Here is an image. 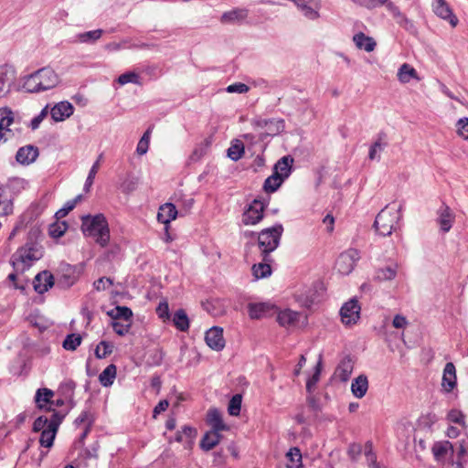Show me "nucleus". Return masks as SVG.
Here are the masks:
<instances>
[{"label":"nucleus","mask_w":468,"mask_h":468,"mask_svg":"<svg viewBox=\"0 0 468 468\" xmlns=\"http://www.w3.org/2000/svg\"><path fill=\"white\" fill-rule=\"evenodd\" d=\"M81 231L85 237H90L101 247H106L110 241V229L105 216L101 213L81 217Z\"/></svg>","instance_id":"nucleus-1"},{"label":"nucleus","mask_w":468,"mask_h":468,"mask_svg":"<svg viewBox=\"0 0 468 468\" xmlns=\"http://www.w3.org/2000/svg\"><path fill=\"white\" fill-rule=\"evenodd\" d=\"M59 83L58 75L49 67L42 68L25 78L23 88L31 93L45 91Z\"/></svg>","instance_id":"nucleus-2"},{"label":"nucleus","mask_w":468,"mask_h":468,"mask_svg":"<svg viewBox=\"0 0 468 468\" xmlns=\"http://www.w3.org/2000/svg\"><path fill=\"white\" fill-rule=\"evenodd\" d=\"M401 205H395L394 203L387 205L377 215L374 227L379 235L384 237L391 235L398 228L402 218Z\"/></svg>","instance_id":"nucleus-3"},{"label":"nucleus","mask_w":468,"mask_h":468,"mask_svg":"<svg viewBox=\"0 0 468 468\" xmlns=\"http://www.w3.org/2000/svg\"><path fill=\"white\" fill-rule=\"evenodd\" d=\"M283 233V226L277 223L271 228L263 229L258 234V246L261 250L262 260L270 261L271 253L280 245Z\"/></svg>","instance_id":"nucleus-4"},{"label":"nucleus","mask_w":468,"mask_h":468,"mask_svg":"<svg viewBox=\"0 0 468 468\" xmlns=\"http://www.w3.org/2000/svg\"><path fill=\"white\" fill-rule=\"evenodd\" d=\"M42 257L40 247L33 242H28L19 248L12 256L11 262L16 272H24L28 270L34 261Z\"/></svg>","instance_id":"nucleus-5"},{"label":"nucleus","mask_w":468,"mask_h":468,"mask_svg":"<svg viewBox=\"0 0 468 468\" xmlns=\"http://www.w3.org/2000/svg\"><path fill=\"white\" fill-rule=\"evenodd\" d=\"M254 130L259 132V140L264 141L268 137H273L284 131V121L281 118H256L251 121Z\"/></svg>","instance_id":"nucleus-6"},{"label":"nucleus","mask_w":468,"mask_h":468,"mask_svg":"<svg viewBox=\"0 0 468 468\" xmlns=\"http://www.w3.org/2000/svg\"><path fill=\"white\" fill-rule=\"evenodd\" d=\"M62 419L63 416H61L58 412H53L48 426L41 432L39 439V443L41 446L50 448L53 445L56 434L62 421Z\"/></svg>","instance_id":"nucleus-7"},{"label":"nucleus","mask_w":468,"mask_h":468,"mask_svg":"<svg viewBox=\"0 0 468 468\" xmlns=\"http://www.w3.org/2000/svg\"><path fill=\"white\" fill-rule=\"evenodd\" d=\"M359 258L360 256L357 250L349 249L339 255L335 262V268L341 274L347 275L353 271Z\"/></svg>","instance_id":"nucleus-8"},{"label":"nucleus","mask_w":468,"mask_h":468,"mask_svg":"<svg viewBox=\"0 0 468 468\" xmlns=\"http://www.w3.org/2000/svg\"><path fill=\"white\" fill-rule=\"evenodd\" d=\"M265 205L259 199H254L242 215L244 225H255L263 218Z\"/></svg>","instance_id":"nucleus-9"},{"label":"nucleus","mask_w":468,"mask_h":468,"mask_svg":"<svg viewBox=\"0 0 468 468\" xmlns=\"http://www.w3.org/2000/svg\"><path fill=\"white\" fill-rule=\"evenodd\" d=\"M309 20H316L320 17L319 11L322 7L321 0H291Z\"/></svg>","instance_id":"nucleus-10"},{"label":"nucleus","mask_w":468,"mask_h":468,"mask_svg":"<svg viewBox=\"0 0 468 468\" xmlns=\"http://www.w3.org/2000/svg\"><path fill=\"white\" fill-rule=\"evenodd\" d=\"M360 310L361 307L358 303V301L356 299H351L340 309L342 322L346 325L356 324L360 317Z\"/></svg>","instance_id":"nucleus-11"},{"label":"nucleus","mask_w":468,"mask_h":468,"mask_svg":"<svg viewBox=\"0 0 468 468\" xmlns=\"http://www.w3.org/2000/svg\"><path fill=\"white\" fill-rule=\"evenodd\" d=\"M432 10L437 16L446 20L452 27L458 25V18L445 0H432Z\"/></svg>","instance_id":"nucleus-12"},{"label":"nucleus","mask_w":468,"mask_h":468,"mask_svg":"<svg viewBox=\"0 0 468 468\" xmlns=\"http://www.w3.org/2000/svg\"><path fill=\"white\" fill-rule=\"evenodd\" d=\"M14 122V113L8 108L0 109V141L4 143L14 136L12 130L9 128Z\"/></svg>","instance_id":"nucleus-13"},{"label":"nucleus","mask_w":468,"mask_h":468,"mask_svg":"<svg viewBox=\"0 0 468 468\" xmlns=\"http://www.w3.org/2000/svg\"><path fill=\"white\" fill-rule=\"evenodd\" d=\"M455 220V214L449 206L442 203L437 210V222L442 232H449Z\"/></svg>","instance_id":"nucleus-14"},{"label":"nucleus","mask_w":468,"mask_h":468,"mask_svg":"<svg viewBox=\"0 0 468 468\" xmlns=\"http://www.w3.org/2000/svg\"><path fill=\"white\" fill-rule=\"evenodd\" d=\"M15 79L16 71L13 67L7 65L0 67V98L9 93Z\"/></svg>","instance_id":"nucleus-15"},{"label":"nucleus","mask_w":468,"mask_h":468,"mask_svg":"<svg viewBox=\"0 0 468 468\" xmlns=\"http://www.w3.org/2000/svg\"><path fill=\"white\" fill-rule=\"evenodd\" d=\"M205 341L213 350L220 351L225 346L223 337V329L218 326H213L206 332Z\"/></svg>","instance_id":"nucleus-16"},{"label":"nucleus","mask_w":468,"mask_h":468,"mask_svg":"<svg viewBox=\"0 0 468 468\" xmlns=\"http://www.w3.org/2000/svg\"><path fill=\"white\" fill-rule=\"evenodd\" d=\"M355 361L350 355L344 356L339 361L334 376L342 382H346L353 372Z\"/></svg>","instance_id":"nucleus-17"},{"label":"nucleus","mask_w":468,"mask_h":468,"mask_svg":"<svg viewBox=\"0 0 468 468\" xmlns=\"http://www.w3.org/2000/svg\"><path fill=\"white\" fill-rule=\"evenodd\" d=\"M33 285L37 293L43 294L54 285V277L48 271H43L36 275Z\"/></svg>","instance_id":"nucleus-18"},{"label":"nucleus","mask_w":468,"mask_h":468,"mask_svg":"<svg viewBox=\"0 0 468 468\" xmlns=\"http://www.w3.org/2000/svg\"><path fill=\"white\" fill-rule=\"evenodd\" d=\"M249 16V9L236 7L224 12L220 16L222 24H241Z\"/></svg>","instance_id":"nucleus-19"},{"label":"nucleus","mask_w":468,"mask_h":468,"mask_svg":"<svg viewBox=\"0 0 468 468\" xmlns=\"http://www.w3.org/2000/svg\"><path fill=\"white\" fill-rule=\"evenodd\" d=\"M302 314L299 312L284 309L278 312L276 320L281 326L291 328L296 326Z\"/></svg>","instance_id":"nucleus-20"},{"label":"nucleus","mask_w":468,"mask_h":468,"mask_svg":"<svg viewBox=\"0 0 468 468\" xmlns=\"http://www.w3.org/2000/svg\"><path fill=\"white\" fill-rule=\"evenodd\" d=\"M74 107L69 101H60L50 110L51 118L55 122H63L73 114Z\"/></svg>","instance_id":"nucleus-21"},{"label":"nucleus","mask_w":468,"mask_h":468,"mask_svg":"<svg viewBox=\"0 0 468 468\" xmlns=\"http://www.w3.org/2000/svg\"><path fill=\"white\" fill-rule=\"evenodd\" d=\"M38 156V148L34 145H26L20 147L16 154V161L24 165H28L35 162Z\"/></svg>","instance_id":"nucleus-22"},{"label":"nucleus","mask_w":468,"mask_h":468,"mask_svg":"<svg viewBox=\"0 0 468 468\" xmlns=\"http://www.w3.org/2000/svg\"><path fill=\"white\" fill-rule=\"evenodd\" d=\"M456 368L453 363H446L441 379V386L446 392H451L456 387Z\"/></svg>","instance_id":"nucleus-23"},{"label":"nucleus","mask_w":468,"mask_h":468,"mask_svg":"<svg viewBox=\"0 0 468 468\" xmlns=\"http://www.w3.org/2000/svg\"><path fill=\"white\" fill-rule=\"evenodd\" d=\"M292 163L293 158L292 156H282L274 165L272 174H276V176H280L283 180H285L292 173Z\"/></svg>","instance_id":"nucleus-24"},{"label":"nucleus","mask_w":468,"mask_h":468,"mask_svg":"<svg viewBox=\"0 0 468 468\" xmlns=\"http://www.w3.org/2000/svg\"><path fill=\"white\" fill-rule=\"evenodd\" d=\"M177 216V209L172 203H165L160 206L157 213V220L160 223L168 225L172 220L176 219Z\"/></svg>","instance_id":"nucleus-25"},{"label":"nucleus","mask_w":468,"mask_h":468,"mask_svg":"<svg viewBox=\"0 0 468 468\" xmlns=\"http://www.w3.org/2000/svg\"><path fill=\"white\" fill-rule=\"evenodd\" d=\"M368 389L367 377L364 374L359 375L353 379L351 383V392L357 398L362 399L365 397Z\"/></svg>","instance_id":"nucleus-26"},{"label":"nucleus","mask_w":468,"mask_h":468,"mask_svg":"<svg viewBox=\"0 0 468 468\" xmlns=\"http://www.w3.org/2000/svg\"><path fill=\"white\" fill-rule=\"evenodd\" d=\"M207 422L211 426L212 431H221L227 430L223 422L221 412L218 409H210L207 414Z\"/></svg>","instance_id":"nucleus-27"},{"label":"nucleus","mask_w":468,"mask_h":468,"mask_svg":"<svg viewBox=\"0 0 468 468\" xmlns=\"http://www.w3.org/2000/svg\"><path fill=\"white\" fill-rule=\"evenodd\" d=\"M353 41L357 48L364 49L367 52L373 51L377 45L373 37H367L362 32L355 34Z\"/></svg>","instance_id":"nucleus-28"},{"label":"nucleus","mask_w":468,"mask_h":468,"mask_svg":"<svg viewBox=\"0 0 468 468\" xmlns=\"http://www.w3.org/2000/svg\"><path fill=\"white\" fill-rule=\"evenodd\" d=\"M221 435L219 434V431L211 430L206 432L203 436L200 441V447L204 451H210L219 443Z\"/></svg>","instance_id":"nucleus-29"},{"label":"nucleus","mask_w":468,"mask_h":468,"mask_svg":"<svg viewBox=\"0 0 468 468\" xmlns=\"http://www.w3.org/2000/svg\"><path fill=\"white\" fill-rule=\"evenodd\" d=\"M397 76L401 83H409L411 79L420 80L416 69L408 63L399 67Z\"/></svg>","instance_id":"nucleus-30"},{"label":"nucleus","mask_w":468,"mask_h":468,"mask_svg":"<svg viewBox=\"0 0 468 468\" xmlns=\"http://www.w3.org/2000/svg\"><path fill=\"white\" fill-rule=\"evenodd\" d=\"M272 259L270 261H263L262 262L254 264L251 268L252 274L256 280L267 278L271 274V262Z\"/></svg>","instance_id":"nucleus-31"},{"label":"nucleus","mask_w":468,"mask_h":468,"mask_svg":"<svg viewBox=\"0 0 468 468\" xmlns=\"http://www.w3.org/2000/svg\"><path fill=\"white\" fill-rule=\"evenodd\" d=\"M102 33V29H95L91 31L80 33L74 37V42L93 44L101 37Z\"/></svg>","instance_id":"nucleus-32"},{"label":"nucleus","mask_w":468,"mask_h":468,"mask_svg":"<svg viewBox=\"0 0 468 468\" xmlns=\"http://www.w3.org/2000/svg\"><path fill=\"white\" fill-rule=\"evenodd\" d=\"M117 367L114 364H111L104 368L99 376V381L101 386L107 388L113 384L116 378Z\"/></svg>","instance_id":"nucleus-33"},{"label":"nucleus","mask_w":468,"mask_h":468,"mask_svg":"<svg viewBox=\"0 0 468 468\" xmlns=\"http://www.w3.org/2000/svg\"><path fill=\"white\" fill-rule=\"evenodd\" d=\"M107 315L110 316L112 320L122 319L125 322H131L133 312L129 307L116 306L115 308L108 311Z\"/></svg>","instance_id":"nucleus-34"},{"label":"nucleus","mask_w":468,"mask_h":468,"mask_svg":"<svg viewBox=\"0 0 468 468\" xmlns=\"http://www.w3.org/2000/svg\"><path fill=\"white\" fill-rule=\"evenodd\" d=\"M78 280V275L75 272V270L71 267H68L60 278L58 281V285L61 288L67 289L71 287Z\"/></svg>","instance_id":"nucleus-35"},{"label":"nucleus","mask_w":468,"mask_h":468,"mask_svg":"<svg viewBox=\"0 0 468 468\" xmlns=\"http://www.w3.org/2000/svg\"><path fill=\"white\" fill-rule=\"evenodd\" d=\"M434 458L437 461L445 457L449 451L453 452V446L449 441H438L431 448Z\"/></svg>","instance_id":"nucleus-36"},{"label":"nucleus","mask_w":468,"mask_h":468,"mask_svg":"<svg viewBox=\"0 0 468 468\" xmlns=\"http://www.w3.org/2000/svg\"><path fill=\"white\" fill-rule=\"evenodd\" d=\"M397 264L380 268L376 271L375 279L379 282L391 281L397 275Z\"/></svg>","instance_id":"nucleus-37"},{"label":"nucleus","mask_w":468,"mask_h":468,"mask_svg":"<svg viewBox=\"0 0 468 468\" xmlns=\"http://www.w3.org/2000/svg\"><path fill=\"white\" fill-rule=\"evenodd\" d=\"M173 323L181 332H186L189 328V320L186 313L183 309H179L174 314Z\"/></svg>","instance_id":"nucleus-38"},{"label":"nucleus","mask_w":468,"mask_h":468,"mask_svg":"<svg viewBox=\"0 0 468 468\" xmlns=\"http://www.w3.org/2000/svg\"><path fill=\"white\" fill-rule=\"evenodd\" d=\"M283 181L284 180L282 176H276V174H272L265 179L263 189L267 193H273L282 186Z\"/></svg>","instance_id":"nucleus-39"},{"label":"nucleus","mask_w":468,"mask_h":468,"mask_svg":"<svg viewBox=\"0 0 468 468\" xmlns=\"http://www.w3.org/2000/svg\"><path fill=\"white\" fill-rule=\"evenodd\" d=\"M290 463L287 464V468H301L302 467V453L299 448L292 447L286 453Z\"/></svg>","instance_id":"nucleus-40"},{"label":"nucleus","mask_w":468,"mask_h":468,"mask_svg":"<svg viewBox=\"0 0 468 468\" xmlns=\"http://www.w3.org/2000/svg\"><path fill=\"white\" fill-rule=\"evenodd\" d=\"M386 138V134L384 133H378V140L371 145L368 153V158L370 160L378 159L379 160L380 156L378 155V151H382L384 147L387 145L386 143H382Z\"/></svg>","instance_id":"nucleus-41"},{"label":"nucleus","mask_w":468,"mask_h":468,"mask_svg":"<svg viewBox=\"0 0 468 468\" xmlns=\"http://www.w3.org/2000/svg\"><path fill=\"white\" fill-rule=\"evenodd\" d=\"M244 154V144L242 142L237 140L235 143H232L230 147L227 151V155L232 161L239 160Z\"/></svg>","instance_id":"nucleus-42"},{"label":"nucleus","mask_w":468,"mask_h":468,"mask_svg":"<svg viewBox=\"0 0 468 468\" xmlns=\"http://www.w3.org/2000/svg\"><path fill=\"white\" fill-rule=\"evenodd\" d=\"M54 396V392L49 388H38L37 390L35 400L38 408H43L42 402L52 403L51 399Z\"/></svg>","instance_id":"nucleus-43"},{"label":"nucleus","mask_w":468,"mask_h":468,"mask_svg":"<svg viewBox=\"0 0 468 468\" xmlns=\"http://www.w3.org/2000/svg\"><path fill=\"white\" fill-rule=\"evenodd\" d=\"M139 178L132 174H128L121 184V189L125 194L134 191L138 186Z\"/></svg>","instance_id":"nucleus-44"},{"label":"nucleus","mask_w":468,"mask_h":468,"mask_svg":"<svg viewBox=\"0 0 468 468\" xmlns=\"http://www.w3.org/2000/svg\"><path fill=\"white\" fill-rule=\"evenodd\" d=\"M82 337L79 334H69L63 341L62 346L66 350L74 351L81 344Z\"/></svg>","instance_id":"nucleus-45"},{"label":"nucleus","mask_w":468,"mask_h":468,"mask_svg":"<svg viewBox=\"0 0 468 468\" xmlns=\"http://www.w3.org/2000/svg\"><path fill=\"white\" fill-rule=\"evenodd\" d=\"M102 159V154H101L98 157V159L95 161V163L92 165L91 168L90 169V172H89V175L86 178V181H85V184H84V190L86 192H89L92 184H93V181H94V178L96 176V174L98 173L99 171V168H100V164H101V160Z\"/></svg>","instance_id":"nucleus-46"},{"label":"nucleus","mask_w":468,"mask_h":468,"mask_svg":"<svg viewBox=\"0 0 468 468\" xmlns=\"http://www.w3.org/2000/svg\"><path fill=\"white\" fill-rule=\"evenodd\" d=\"M113 346L107 341H101L95 348V356L98 359L107 357L112 353Z\"/></svg>","instance_id":"nucleus-47"},{"label":"nucleus","mask_w":468,"mask_h":468,"mask_svg":"<svg viewBox=\"0 0 468 468\" xmlns=\"http://www.w3.org/2000/svg\"><path fill=\"white\" fill-rule=\"evenodd\" d=\"M321 367H322V363H321V360H320L317 363V365L315 366L314 372L313 376L310 377L308 378L307 382H306V391L308 392V394H312L313 393V391L314 390V388H315L317 382L320 379Z\"/></svg>","instance_id":"nucleus-48"},{"label":"nucleus","mask_w":468,"mask_h":468,"mask_svg":"<svg viewBox=\"0 0 468 468\" xmlns=\"http://www.w3.org/2000/svg\"><path fill=\"white\" fill-rule=\"evenodd\" d=\"M140 80H141V78H140L139 74L133 72V71H128L123 74H121L118 77L117 81L121 85H125L128 83L141 85Z\"/></svg>","instance_id":"nucleus-49"},{"label":"nucleus","mask_w":468,"mask_h":468,"mask_svg":"<svg viewBox=\"0 0 468 468\" xmlns=\"http://www.w3.org/2000/svg\"><path fill=\"white\" fill-rule=\"evenodd\" d=\"M241 401L242 398L241 395L236 394L234 395L229 403L228 411L229 414L231 416H238L240 413L241 409Z\"/></svg>","instance_id":"nucleus-50"},{"label":"nucleus","mask_w":468,"mask_h":468,"mask_svg":"<svg viewBox=\"0 0 468 468\" xmlns=\"http://www.w3.org/2000/svg\"><path fill=\"white\" fill-rule=\"evenodd\" d=\"M68 229V224L65 221L56 222L49 226L48 233L52 238H60L64 235Z\"/></svg>","instance_id":"nucleus-51"},{"label":"nucleus","mask_w":468,"mask_h":468,"mask_svg":"<svg viewBox=\"0 0 468 468\" xmlns=\"http://www.w3.org/2000/svg\"><path fill=\"white\" fill-rule=\"evenodd\" d=\"M266 312V305L264 303H250L249 315L251 319L261 318Z\"/></svg>","instance_id":"nucleus-52"},{"label":"nucleus","mask_w":468,"mask_h":468,"mask_svg":"<svg viewBox=\"0 0 468 468\" xmlns=\"http://www.w3.org/2000/svg\"><path fill=\"white\" fill-rule=\"evenodd\" d=\"M365 455L369 467L378 466L377 455L373 452L372 443L367 441L365 445Z\"/></svg>","instance_id":"nucleus-53"},{"label":"nucleus","mask_w":468,"mask_h":468,"mask_svg":"<svg viewBox=\"0 0 468 468\" xmlns=\"http://www.w3.org/2000/svg\"><path fill=\"white\" fill-rule=\"evenodd\" d=\"M356 5L366 7L367 9H373L378 5H384L388 0H351Z\"/></svg>","instance_id":"nucleus-54"},{"label":"nucleus","mask_w":468,"mask_h":468,"mask_svg":"<svg viewBox=\"0 0 468 468\" xmlns=\"http://www.w3.org/2000/svg\"><path fill=\"white\" fill-rule=\"evenodd\" d=\"M112 326L114 332L119 335H126L131 328V322H127V324L119 322L118 320H112Z\"/></svg>","instance_id":"nucleus-55"},{"label":"nucleus","mask_w":468,"mask_h":468,"mask_svg":"<svg viewBox=\"0 0 468 468\" xmlns=\"http://www.w3.org/2000/svg\"><path fill=\"white\" fill-rule=\"evenodd\" d=\"M457 133L464 140H468V118H461L457 122Z\"/></svg>","instance_id":"nucleus-56"},{"label":"nucleus","mask_w":468,"mask_h":468,"mask_svg":"<svg viewBox=\"0 0 468 468\" xmlns=\"http://www.w3.org/2000/svg\"><path fill=\"white\" fill-rule=\"evenodd\" d=\"M447 419L453 423L460 424L464 426V416L463 414L458 410H452L449 411L447 415Z\"/></svg>","instance_id":"nucleus-57"},{"label":"nucleus","mask_w":468,"mask_h":468,"mask_svg":"<svg viewBox=\"0 0 468 468\" xmlns=\"http://www.w3.org/2000/svg\"><path fill=\"white\" fill-rule=\"evenodd\" d=\"M50 422V419H48L47 417L45 416H39L38 418H37L33 423V431L34 432H38V431H41L43 430H45L48 424Z\"/></svg>","instance_id":"nucleus-58"},{"label":"nucleus","mask_w":468,"mask_h":468,"mask_svg":"<svg viewBox=\"0 0 468 468\" xmlns=\"http://www.w3.org/2000/svg\"><path fill=\"white\" fill-rule=\"evenodd\" d=\"M48 106L47 105L46 107H44L41 112L37 115L35 116L31 122H30V128L32 130H36L39 127L41 122L45 119V117L48 115Z\"/></svg>","instance_id":"nucleus-59"},{"label":"nucleus","mask_w":468,"mask_h":468,"mask_svg":"<svg viewBox=\"0 0 468 468\" xmlns=\"http://www.w3.org/2000/svg\"><path fill=\"white\" fill-rule=\"evenodd\" d=\"M397 23L410 33L416 32V27L413 22L410 20L405 15H402L401 16L397 18Z\"/></svg>","instance_id":"nucleus-60"},{"label":"nucleus","mask_w":468,"mask_h":468,"mask_svg":"<svg viewBox=\"0 0 468 468\" xmlns=\"http://www.w3.org/2000/svg\"><path fill=\"white\" fill-rule=\"evenodd\" d=\"M250 90L249 86L241 83V82H236L233 84H230L227 87L226 90L229 93H246Z\"/></svg>","instance_id":"nucleus-61"},{"label":"nucleus","mask_w":468,"mask_h":468,"mask_svg":"<svg viewBox=\"0 0 468 468\" xmlns=\"http://www.w3.org/2000/svg\"><path fill=\"white\" fill-rule=\"evenodd\" d=\"M113 281L108 277H101L93 282V286L97 291H104L108 286L112 285Z\"/></svg>","instance_id":"nucleus-62"},{"label":"nucleus","mask_w":468,"mask_h":468,"mask_svg":"<svg viewBox=\"0 0 468 468\" xmlns=\"http://www.w3.org/2000/svg\"><path fill=\"white\" fill-rule=\"evenodd\" d=\"M156 313L158 316L162 319H168L169 318V305L168 303L164 301L160 302L157 308Z\"/></svg>","instance_id":"nucleus-63"},{"label":"nucleus","mask_w":468,"mask_h":468,"mask_svg":"<svg viewBox=\"0 0 468 468\" xmlns=\"http://www.w3.org/2000/svg\"><path fill=\"white\" fill-rule=\"evenodd\" d=\"M72 209H74V201H68L64 207L58 209L55 217L59 219L65 218Z\"/></svg>","instance_id":"nucleus-64"}]
</instances>
